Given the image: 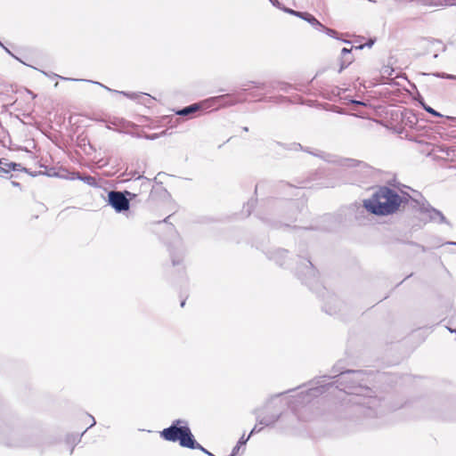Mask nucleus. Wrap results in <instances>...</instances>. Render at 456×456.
Returning a JSON list of instances; mask_svg holds the SVG:
<instances>
[{
  "instance_id": "1",
  "label": "nucleus",
  "mask_w": 456,
  "mask_h": 456,
  "mask_svg": "<svg viewBox=\"0 0 456 456\" xmlns=\"http://www.w3.org/2000/svg\"><path fill=\"white\" fill-rule=\"evenodd\" d=\"M401 202L402 199L395 191L382 187L371 199L364 201V206L373 214L385 216L395 212Z\"/></svg>"
},
{
  "instance_id": "2",
  "label": "nucleus",
  "mask_w": 456,
  "mask_h": 456,
  "mask_svg": "<svg viewBox=\"0 0 456 456\" xmlns=\"http://www.w3.org/2000/svg\"><path fill=\"white\" fill-rule=\"evenodd\" d=\"M181 423L182 420H175L171 427L165 428L161 432V436L167 441H179L180 445L183 447H187L191 449H200L205 453H207L208 456H215L214 454L204 449L200 444H198L194 440L193 436L188 427L178 428L177 425Z\"/></svg>"
},
{
  "instance_id": "3",
  "label": "nucleus",
  "mask_w": 456,
  "mask_h": 456,
  "mask_svg": "<svg viewBox=\"0 0 456 456\" xmlns=\"http://www.w3.org/2000/svg\"><path fill=\"white\" fill-rule=\"evenodd\" d=\"M109 200L118 212L126 210L129 208L128 200L119 191H110L109 193Z\"/></svg>"
},
{
  "instance_id": "4",
  "label": "nucleus",
  "mask_w": 456,
  "mask_h": 456,
  "mask_svg": "<svg viewBox=\"0 0 456 456\" xmlns=\"http://www.w3.org/2000/svg\"><path fill=\"white\" fill-rule=\"evenodd\" d=\"M419 4L429 7H444L456 5V0H419Z\"/></svg>"
},
{
  "instance_id": "5",
  "label": "nucleus",
  "mask_w": 456,
  "mask_h": 456,
  "mask_svg": "<svg viewBox=\"0 0 456 456\" xmlns=\"http://www.w3.org/2000/svg\"><path fill=\"white\" fill-rule=\"evenodd\" d=\"M20 167V164L15 162H10L6 159H0V172L8 174L12 170H18Z\"/></svg>"
},
{
  "instance_id": "6",
  "label": "nucleus",
  "mask_w": 456,
  "mask_h": 456,
  "mask_svg": "<svg viewBox=\"0 0 456 456\" xmlns=\"http://www.w3.org/2000/svg\"><path fill=\"white\" fill-rule=\"evenodd\" d=\"M428 212L429 214V217L431 220L436 221L439 223H446V219H445L444 216L439 210L431 208V209H428Z\"/></svg>"
},
{
  "instance_id": "7",
  "label": "nucleus",
  "mask_w": 456,
  "mask_h": 456,
  "mask_svg": "<svg viewBox=\"0 0 456 456\" xmlns=\"http://www.w3.org/2000/svg\"><path fill=\"white\" fill-rule=\"evenodd\" d=\"M275 422V419H263L261 420L258 424L255 425V427L252 428L251 432H250V436L255 434V433H258L260 432L262 429H263V426H269V425H272Z\"/></svg>"
},
{
  "instance_id": "8",
  "label": "nucleus",
  "mask_w": 456,
  "mask_h": 456,
  "mask_svg": "<svg viewBox=\"0 0 456 456\" xmlns=\"http://www.w3.org/2000/svg\"><path fill=\"white\" fill-rule=\"evenodd\" d=\"M197 110H199V106L197 104H192L178 111L177 114L181 116H186L190 113L196 111Z\"/></svg>"
},
{
  "instance_id": "9",
  "label": "nucleus",
  "mask_w": 456,
  "mask_h": 456,
  "mask_svg": "<svg viewBox=\"0 0 456 456\" xmlns=\"http://www.w3.org/2000/svg\"><path fill=\"white\" fill-rule=\"evenodd\" d=\"M126 122L124 119H119V118H114L113 120L110 121V125L115 126L114 129L117 131H119L120 128L126 127Z\"/></svg>"
},
{
  "instance_id": "10",
  "label": "nucleus",
  "mask_w": 456,
  "mask_h": 456,
  "mask_svg": "<svg viewBox=\"0 0 456 456\" xmlns=\"http://www.w3.org/2000/svg\"><path fill=\"white\" fill-rule=\"evenodd\" d=\"M297 17L307 21L309 24H311V22L315 18L314 15H312L309 12H299V13L297 14Z\"/></svg>"
},
{
  "instance_id": "11",
  "label": "nucleus",
  "mask_w": 456,
  "mask_h": 456,
  "mask_svg": "<svg viewBox=\"0 0 456 456\" xmlns=\"http://www.w3.org/2000/svg\"><path fill=\"white\" fill-rule=\"evenodd\" d=\"M297 17L307 21L309 24H311V22L315 18L314 15H312L309 12H299V13L297 14Z\"/></svg>"
},
{
  "instance_id": "12",
  "label": "nucleus",
  "mask_w": 456,
  "mask_h": 456,
  "mask_svg": "<svg viewBox=\"0 0 456 456\" xmlns=\"http://www.w3.org/2000/svg\"><path fill=\"white\" fill-rule=\"evenodd\" d=\"M297 17L307 21L309 24H311V22L315 18L314 15H312L309 12H299V13L297 14Z\"/></svg>"
},
{
  "instance_id": "13",
  "label": "nucleus",
  "mask_w": 456,
  "mask_h": 456,
  "mask_svg": "<svg viewBox=\"0 0 456 456\" xmlns=\"http://www.w3.org/2000/svg\"><path fill=\"white\" fill-rule=\"evenodd\" d=\"M311 25L318 30L324 28V26L316 18L314 19V20L311 22Z\"/></svg>"
},
{
  "instance_id": "14",
  "label": "nucleus",
  "mask_w": 456,
  "mask_h": 456,
  "mask_svg": "<svg viewBox=\"0 0 456 456\" xmlns=\"http://www.w3.org/2000/svg\"><path fill=\"white\" fill-rule=\"evenodd\" d=\"M423 107H424V110L427 112L432 114V115H434L436 117H441L442 116L440 113H438L437 111H436L433 108H431L429 106L423 105Z\"/></svg>"
},
{
  "instance_id": "15",
  "label": "nucleus",
  "mask_w": 456,
  "mask_h": 456,
  "mask_svg": "<svg viewBox=\"0 0 456 456\" xmlns=\"http://www.w3.org/2000/svg\"><path fill=\"white\" fill-rule=\"evenodd\" d=\"M321 30L325 32L328 36L332 37H334L337 34V32L334 29L326 28L325 26H324V28H322Z\"/></svg>"
},
{
  "instance_id": "16",
  "label": "nucleus",
  "mask_w": 456,
  "mask_h": 456,
  "mask_svg": "<svg viewBox=\"0 0 456 456\" xmlns=\"http://www.w3.org/2000/svg\"><path fill=\"white\" fill-rule=\"evenodd\" d=\"M249 437H250V435H249L248 436H247V437H245V436L243 435V436L240 438V440H239V442H238V444H239V446L240 447L242 444H245L248 442V440L249 439Z\"/></svg>"
},
{
  "instance_id": "17",
  "label": "nucleus",
  "mask_w": 456,
  "mask_h": 456,
  "mask_svg": "<svg viewBox=\"0 0 456 456\" xmlns=\"http://www.w3.org/2000/svg\"><path fill=\"white\" fill-rule=\"evenodd\" d=\"M438 77H444V78H448V79H454V80H456V76H454V75L442 74V75H438Z\"/></svg>"
},
{
  "instance_id": "18",
  "label": "nucleus",
  "mask_w": 456,
  "mask_h": 456,
  "mask_svg": "<svg viewBox=\"0 0 456 456\" xmlns=\"http://www.w3.org/2000/svg\"><path fill=\"white\" fill-rule=\"evenodd\" d=\"M239 450H240V446H239V444H236L234 446V448L232 449V453L229 456H236L238 452H239Z\"/></svg>"
},
{
  "instance_id": "19",
  "label": "nucleus",
  "mask_w": 456,
  "mask_h": 456,
  "mask_svg": "<svg viewBox=\"0 0 456 456\" xmlns=\"http://www.w3.org/2000/svg\"><path fill=\"white\" fill-rule=\"evenodd\" d=\"M284 11H285L286 12L290 13V14L295 15V16H297V14H298V13H299V12H297V11H294V10H292V9H289V8H284Z\"/></svg>"
},
{
  "instance_id": "20",
  "label": "nucleus",
  "mask_w": 456,
  "mask_h": 456,
  "mask_svg": "<svg viewBox=\"0 0 456 456\" xmlns=\"http://www.w3.org/2000/svg\"><path fill=\"white\" fill-rule=\"evenodd\" d=\"M351 53V49L343 48L341 50V55L344 58L346 54H349Z\"/></svg>"
},
{
  "instance_id": "21",
  "label": "nucleus",
  "mask_w": 456,
  "mask_h": 456,
  "mask_svg": "<svg viewBox=\"0 0 456 456\" xmlns=\"http://www.w3.org/2000/svg\"><path fill=\"white\" fill-rule=\"evenodd\" d=\"M351 62V61H347V63L346 64H342L341 67H340V71L345 69L349 63Z\"/></svg>"
},
{
  "instance_id": "22",
  "label": "nucleus",
  "mask_w": 456,
  "mask_h": 456,
  "mask_svg": "<svg viewBox=\"0 0 456 456\" xmlns=\"http://www.w3.org/2000/svg\"><path fill=\"white\" fill-rule=\"evenodd\" d=\"M272 3L273 5H276V6L279 5V2L277 0H273V1H272Z\"/></svg>"
},
{
  "instance_id": "23",
  "label": "nucleus",
  "mask_w": 456,
  "mask_h": 456,
  "mask_svg": "<svg viewBox=\"0 0 456 456\" xmlns=\"http://www.w3.org/2000/svg\"><path fill=\"white\" fill-rule=\"evenodd\" d=\"M95 424V420L94 418H92V424L90 425V427L94 426Z\"/></svg>"
},
{
  "instance_id": "24",
  "label": "nucleus",
  "mask_w": 456,
  "mask_h": 456,
  "mask_svg": "<svg viewBox=\"0 0 456 456\" xmlns=\"http://www.w3.org/2000/svg\"><path fill=\"white\" fill-rule=\"evenodd\" d=\"M354 102L356 104H362L361 102H357V101H354Z\"/></svg>"
},
{
  "instance_id": "25",
  "label": "nucleus",
  "mask_w": 456,
  "mask_h": 456,
  "mask_svg": "<svg viewBox=\"0 0 456 456\" xmlns=\"http://www.w3.org/2000/svg\"><path fill=\"white\" fill-rule=\"evenodd\" d=\"M184 305H185V301L183 300V301H182V303H181V306H183Z\"/></svg>"
},
{
  "instance_id": "26",
  "label": "nucleus",
  "mask_w": 456,
  "mask_h": 456,
  "mask_svg": "<svg viewBox=\"0 0 456 456\" xmlns=\"http://www.w3.org/2000/svg\"><path fill=\"white\" fill-rule=\"evenodd\" d=\"M89 180H93V178L92 177H87L86 178V182H89Z\"/></svg>"
},
{
  "instance_id": "27",
  "label": "nucleus",
  "mask_w": 456,
  "mask_h": 456,
  "mask_svg": "<svg viewBox=\"0 0 456 456\" xmlns=\"http://www.w3.org/2000/svg\"><path fill=\"white\" fill-rule=\"evenodd\" d=\"M449 330H450L451 332H456V329H455V330L449 329Z\"/></svg>"
},
{
  "instance_id": "28",
  "label": "nucleus",
  "mask_w": 456,
  "mask_h": 456,
  "mask_svg": "<svg viewBox=\"0 0 456 456\" xmlns=\"http://www.w3.org/2000/svg\"><path fill=\"white\" fill-rule=\"evenodd\" d=\"M107 128L108 129H112V127L110 126H107Z\"/></svg>"
}]
</instances>
